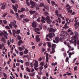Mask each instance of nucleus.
Returning a JSON list of instances; mask_svg holds the SVG:
<instances>
[{
  "label": "nucleus",
  "mask_w": 79,
  "mask_h": 79,
  "mask_svg": "<svg viewBox=\"0 0 79 79\" xmlns=\"http://www.w3.org/2000/svg\"><path fill=\"white\" fill-rule=\"evenodd\" d=\"M69 42L71 44H74V46L76 47L77 45H79V40H69Z\"/></svg>",
  "instance_id": "f257e3e1"
},
{
  "label": "nucleus",
  "mask_w": 79,
  "mask_h": 79,
  "mask_svg": "<svg viewBox=\"0 0 79 79\" xmlns=\"http://www.w3.org/2000/svg\"><path fill=\"white\" fill-rule=\"evenodd\" d=\"M16 22L15 20L13 22H10V24H9V26L11 28V29H12L13 28V27L12 26H15V25H16Z\"/></svg>",
  "instance_id": "f03ea898"
},
{
  "label": "nucleus",
  "mask_w": 79,
  "mask_h": 79,
  "mask_svg": "<svg viewBox=\"0 0 79 79\" xmlns=\"http://www.w3.org/2000/svg\"><path fill=\"white\" fill-rule=\"evenodd\" d=\"M46 19V20H47V22L48 24H50V23L52 22V21L50 19V17L48 16H47Z\"/></svg>",
  "instance_id": "7ed1b4c3"
},
{
  "label": "nucleus",
  "mask_w": 79,
  "mask_h": 79,
  "mask_svg": "<svg viewBox=\"0 0 79 79\" xmlns=\"http://www.w3.org/2000/svg\"><path fill=\"white\" fill-rule=\"evenodd\" d=\"M30 3L32 6H31V8H33L35 6V2H34L32 1L31 0L30 1Z\"/></svg>",
  "instance_id": "20e7f679"
},
{
  "label": "nucleus",
  "mask_w": 79,
  "mask_h": 79,
  "mask_svg": "<svg viewBox=\"0 0 79 79\" xmlns=\"http://www.w3.org/2000/svg\"><path fill=\"white\" fill-rule=\"evenodd\" d=\"M46 54V61L47 62H48V59L50 58L51 56L50 55H49L48 53H44V54Z\"/></svg>",
  "instance_id": "39448f33"
},
{
  "label": "nucleus",
  "mask_w": 79,
  "mask_h": 79,
  "mask_svg": "<svg viewBox=\"0 0 79 79\" xmlns=\"http://www.w3.org/2000/svg\"><path fill=\"white\" fill-rule=\"evenodd\" d=\"M74 33L75 36H73V38L75 39H77V36L79 35V33L76 31H75Z\"/></svg>",
  "instance_id": "423d86ee"
},
{
  "label": "nucleus",
  "mask_w": 79,
  "mask_h": 79,
  "mask_svg": "<svg viewBox=\"0 0 79 79\" xmlns=\"http://www.w3.org/2000/svg\"><path fill=\"white\" fill-rule=\"evenodd\" d=\"M31 26L33 27H34V28H35V27H37V22L35 21L33 22L32 23Z\"/></svg>",
  "instance_id": "0eeeda50"
},
{
  "label": "nucleus",
  "mask_w": 79,
  "mask_h": 79,
  "mask_svg": "<svg viewBox=\"0 0 79 79\" xmlns=\"http://www.w3.org/2000/svg\"><path fill=\"white\" fill-rule=\"evenodd\" d=\"M59 38H58V37H56L55 39V40H54L53 41L54 43H56V44L58 43V42H59Z\"/></svg>",
  "instance_id": "6e6552de"
},
{
  "label": "nucleus",
  "mask_w": 79,
  "mask_h": 79,
  "mask_svg": "<svg viewBox=\"0 0 79 79\" xmlns=\"http://www.w3.org/2000/svg\"><path fill=\"white\" fill-rule=\"evenodd\" d=\"M55 35L54 33H49V38H52L53 36H55Z\"/></svg>",
  "instance_id": "1a4fd4ad"
},
{
  "label": "nucleus",
  "mask_w": 79,
  "mask_h": 79,
  "mask_svg": "<svg viewBox=\"0 0 79 79\" xmlns=\"http://www.w3.org/2000/svg\"><path fill=\"white\" fill-rule=\"evenodd\" d=\"M4 33L6 35H4V37H5L6 38V39H8V37H7V36H8V33H7L5 31H4Z\"/></svg>",
  "instance_id": "9d476101"
},
{
  "label": "nucleus",
  "mask_w": 79,
  "mask_h": 79,
  "mask_svg": "<svg viewBox=\"0 0 79 79\" xmlns=\"http://www.w3.org/2000/svg\"><path fill=\"white\" fill-rule=\"evenodd\" d=\"M56 31V29H54L53 28H51L49 29V32H55Z\"/></svg>",
  "instance_id": "9b49d317"
},
{
  "label": "nucleus",
  "mask_w": 79,
  "mask_h": 79,
  "mask_svg": "<svg viewBox=\"0 0 79 79\" xmlns=\"http://www.w3.org/2000/svg\"><path fill=\"white\" fill-rule=\"evenodd\" d=\"M35 63L34 64V66L35 67H38V64H39V63L38 61L37 60H35Z\"/></svg>",
  "instance_id": "f8f14e48"
},
{
  "label": "nucleus",
  "mask_w": 79,
  "mask_h": 79,
  "mask_svg": "<svg viewBox=\"0 0 79 79\" xmlns=\"http://www.w3.org/2000/svg\"><path fill=\"white\" fill-rule=\"evenodd\" d=\"M12 7H13V9H14V11H15V12H17L18 10H17V8H16V7L13 5Z\"/></svg>",
  "instance_id": "ddd939ff"
},
{
  "label": "nucleus",
  "mask_w": 79,
  "mask_h": 79,
  "mask_svg": "<svg viewBox=\"0 0 79 79\" xmlns=\"http://www.w3.org/2000/svg\"><path fill=\"white\" fill-rule=\"evenodd\" d=\"M46 44L47 46L49 47V48L51 47V43L50 42H48L46 43Z\"/></svg>",
  "instance_id": "4468645a"
},
{
  "label": "nucleus",
  "mask_w": 79,
  "mask_h": 79,
  "mask_svg": "<svg viewBox=\"0 0 79 79\" xmlns=\"http://www.w3.org/2000/svg\"><path fill=\"white\" fill-rule=\"evenodd\" d=\"M1 41H2L3 43H4L5 44L6 43V40H5V38L3 37L2 38Z\"/></svg>",
  "instance_id": "2eb2a0df"
},
{
  "label": "nucleus",
  "mask_w": 79,
  "mask_h": 79,
  "mask_svg": "<svg viewBox=\"0 0 79 79\" xmlns=\"http://www.w3.org/2000/svg\"><path fill=\"white\" fill-rule=\"evenodd\" d=\"M55 52V50L53 48H52V51L50 52V54H52V53H54Z\"/></svg>",
  "instance_id": "dca6fc26"
},
{
  "label": "nucleus",
  "mask_w": 79,
  "mask_h": 79,
  "mask_svg": "<svg viewBox=\"0 0 79 79\" xmlns=\"http://www.w3.org/2000/svg\"><path fill=\"white\" fill-rule=\"evenodd\" d=\"M28 52H29V51L27 49V48H26L24 51V54H27L28 53Z\"/></svg>",
  "instance_id": "f3484780"
},
{
  "label": "nucleus",
  "mask_w": 79,
  "mask_h": 79,
  "mask_svg": "<svg viewBox=\"0 0 79 79\" xmlns=\"http://www.w3.org/2000/svg\"><path fill=\"white\" fill-rule=\"evenodd\" d=\"M7 12H6L5 13H4V14L2 16V18H5V16H6V15H7Z\"/></svg>",
  "instance_id": "a211bd4d"
},
{
  "label": "nucleus",
  "mask_w": 79,
  "mask_h": 79,
  "mask_svg": "<svg viewBox=\"0 0 79 79\" xmlns=\"http://www.w3.org/2000/svg\"><path fill=\"white\" fill-rule=\"evenodd\" d=\"M65 33H62L60 34V36H66Z\"/></svg>",
  "instance_id": "6ab92c4d"
},
{
  "label": "nucleus",
  "mask_w": 79,
  "mask_h": 79,
  "mask_svg": "<svg viewBox=\"0 0 79 79\" xmlns=\"http://www.w3.org/2000/svg\"><path fill=\"white\" fill-rule=\"evenodd\" d=\"M23 43V41L20 40L18 42V44L19 46H20L21 45V44H22Z\"/></svg>",
  "instance_id": "aec40b11"
},
{
  "label": "nucleus",
  "mask_w": 79,
  "mask_h": 79,
  "mask_svg": "<svg viewBox=\"0 0 79 79\" xmlns=\"http://www.w3.org/2000/svg\"><path fill=\"white\" fill-rule=\"evenodd\" d=\"M34 31H38V32H39V31H40V29H39V28H35L34 29Z\"/></svg>",
  "instance_id": "412c9836"
},
{
  "label": "nucleus",
  "mask_w": 79,
  "mask_h": 79,
  "mask_svg": "<svg viewBox=\"0 0 79 79\" xmlns=\"http://www.w3.org/2000/svg\"><path fill=\"white\" fill-rule=\"evenodd\" d=\"M51 3L52 5H54L55 4V2L53 1H51Z\"/></svg>",
  "instance_id": "4be33fe9"
},
{
  "label": "nucleus",
  "mask_w": 79,
  "mask_h": 79,
  "mask_svg": "<svg viewBox=\"0 0 79 79\" xmlns=\"http://www.w3.org/2000/svg\"><path fill=\"white\" fill-rule=\"evenodd\" d=\"M52 48H53L54 49V48H55L56 47V45L55 44H52Z\"/></svg>",
  "instance_id": "5701e85b"
},
{
  "label": "nucleus",
  "mask_w": 79,
  "mask_h": 79,
  "mask_svg": "<svg viewBox=\"0 0 79 79\" xmlns=\"http://www.w3.org/2000/svg\"><path fill=\"white\" fill-rule=\"evenodd\" d=\"M36 40L37 42H40V38H38V37H36Z\"/></svg>",
  "instance_id": "b1692460"
},
{
  "label": "nucleus",
  "mask_w": 79,
  "mask_h": 79,
  "mask_svg": "<svg viewBox=\"0 0 79 79\" xmlns=\"http://www.w3.org/2000/svg\"><path fill=\"white\" fill-rule=\"evenodd\" d=\"M37 15H38V13H36L35 14V15H34L33 16V17L32 18L33 19H34V18H36V17H35L36 16H37Z\"/></svg>",
  "instance_id": "393cba45"
},
{
  "label": "nucleus",
  "mask_w": 79,
  "mask_h": 79,
  "mask_svg": "<svg viewBox=\"0 0 79 79\" xmlns=\"http://www.w3.org/2000/svg\"><path fill=\"white\" fill-rule=\"evenodd\" d=\"M30 13L31 15H32V14H34V13H35V11H30Z\"/></svg>",
  "instance_id": "a878e982"
},
{
  "label": "nucleus",
  "mask_w": 79,
  "mask_h": 79,
  "mask_svg": "<svg viewBox=\"0 0 79 79\" xmlns=\"http://www.w3.org/2000/svg\"><path fill=\"white\" fill-rule=\"evenodd\" d=\"M67 45L68 48H71V46H70V45H69V43H67Z\"/></svg>",
  "instance_id": "bb28decb"
},
{
  "label": "nucleus",
  "mask_w": 79,
  "mask_h": 79,
  "mask_svg": "<svg viewBox=\"0 0 79 79\" xmlns=\"http://www.w3.org/2000/svg\"><path fill=\"white\" fill-rule=\"evenodd\" d=\"M69 9L67 8V11L70 13H72V10H70Z\"/></svg>",
  "instance_id": "cd10ccee"
},
{
  "label": "nucleus",
  "mask_w": 79,
  "mask_h": 79,
  "mask_svg": "<svg viewBox=\"0 0 79 79\" xmlns=\"http://www.w3.org/2000/svg\"><path fill=\"white\" fill-rule=\"evenodd\" d=\"M19 49L20 50V51H23V48L21 47H19Z\"/></svg>",
  "instance_id": "c85d7f7f"
},
{
  "label": "nucleus",
  "mask_w": 79,
  "mask_h": 79,
  "mask_svg": "<svg viewBox=\"0 0 79 79\" xmlns=\"http://www.w3.org/2000/svg\"><path fill=\"white\" fill-rule=\"evenodd\" d=\"M23 20L26 22H28V21H29V19H23Z\"/></svg>",
  "instance_id": "c756f323"
},
{
  "label": "nucleus",
  "mask_w": 79,
  "mask_h": 79,
  "mask_svg": "<svg viewBox=\"0 0 79 79\" xmlns=\"http://www.w3.org/2000/svg\"><path fill=\"white\" fill-rule=\"evenodd\" d=\"M40 65H41V66H43L44 65V62H41Z\"/></svg>",
  "instance_id": "7c9ffc66"
},
{
  "label": "nucleus",
  "mask_w": 79,
  "mask_h": 79,
  "mask_svg": "<svg viewBox=\"0 0 79 79\" xmlns=\"http://www.w3.org/2000/svg\"><path fill=\"white\" fill-rule=\"evenodd\" d=\"M55 13H56V15H58L59 14L58 10H56L55 11Z\"/></svg>",
  "instance_id": "2f4dec72"
},
{
  "label": "nucleus",
  "mask_w": 79,
  "mask_h": 79,
  "mask_svg": "<svg viewBox=\"0 0 79 79\" xmlns=\"http://www.w3.org/2000/svg\"><path fill=\"white\" fill-rule=\"evenodd\" d=\"M20 32V30H17V31H16V33L17 34H19Z\"/></svg>",
  "instance_id": "473e14b6"
},
{
  "label": "nucleus",
  "mask_w": 79,
  "mask_h": 79,
  "mask_svg": "<svg viewBox=\"0 0 79 79\" xmlns=\"http://www.w3.org/2000/svg\"><path fill=\"white\" fill-rule=\"evenodd\" d=\"M35 75V73H30L29 74L30 76H34Z\"/></svg>",
  "instance_id": "72a5a7b5"
},
{
  "label": "nucleus",
  "mask_w": 79,
  "mask_h": 79,
  "mask_svg": "<svg viewBox=\"0 0 79 79\" xmlns=\"http://www.w3.org/2000/svg\"><path fill=\"white\" fill-rule=\"evenodd\" d=\"M68 60H69V57H67L66 58L65 61L66 62H68V63H69V61H68Z\"/></svg>",
  "instance_id": "f704fd0d"
},
{
  "label": "nucleus",
  "mask_w": 79,
  "mask_h": 79,
  "mask_svg": "<svg viewBox=\"0 0 79 79\" xmlns=\"http://www.w3.org/2000/svg\"><path fill=\"white\" fill-rule=\"evenodd\" d=\"M1 33H0V35L1 36H2L4 34L3 32H2L1 31H0Z\"/></svg>",
  "instance_id": "c9c22d12"
},
{
  "label": "nucleus",
  "mask_w": 79,
  "mask_h": 79,
  "mask_svg": "<svg viewBox=\"0 0 79 79\" xmlns=\"http://www.w3.org/2000/svg\"><path fill=\"white\" fill-rule=\"evenodd\" d=\"M1 9H5V6L3 5L1 7Z\"/></svg>",
  "instance_id": "e433bc0d"
},
{
  "label": "nucleus",
  "mask_w": 79,
  "mask_h": 79,
  "mask_svg": "<svg viewBox=\"0 0 79 79\" xmlns=\"http://www.w3.org/2000/svg\"><path fill=\"white\" fill-rule=\"evenodd\" d=\"M66 6L67 7H68V8H67V9H68H68H71V6H69V5H68V4L67 5H66Z\"/></svg>",
  "instance_id": "4c0bfd02"
},
{
  "label": "nucleus",
  "mask_w": 79,
  "mask_h": 79,
  "mask_svg": "<svg viewBox=\"0 0 79 79\" xmlns=\"http://www.w3.org/2000/svg\"><path fill=\"white\" fill-rule=\"evenodd\" d=\"M25 64L27 66H28L29 65V62H27L25 63Z\"/></svg>",
  "instance_id": "58836bf2"
},
{
  "label": "nucleus",
  "mask_w": 79,
  "mask_h": 79,
  "mask_svg": "<svg viewBox=\"0 0 79 79\" xmlns=\"http://www.w3.org/2000/svg\"><path fill=\"white\" fill-rule=\"evenodd\" d=\"M25 10V9L23 8H22L21 9V11H20V13H21V12H23V11H24Z\"/></svg>",
  "instance_id": "ea45409f"
},
{
  "label": "nucleus",
  "mask_w": 79,
  "mask_h": 79,
  "mask_svg": "<svg viewBox=\"0 0 79 79\" xmlns=\"http://www.w3.org/2000/svg\"><path fill=\"white\" fill-rule=\"evenodd\" d=\"M69 23V22H67L65 25V28H68V27H66L67 26V24Z\"/></svg>",
  "instance_id": "a19ab883"
},
{
  "label": "nucleus",
  "mask_w": 79,
  "mask_h": 79,
  "mask_svg": "<svg viewBox=\"0 0 79 79\" xmlns=\"http://www.w3.org/2000/svg\"><path fill=\"white\" fill-rule=\"evenodd\" d=\"M44 15H46V16H47V15H48V13L47 11H45L44 12Z\"/></svg>",
  "instance_id": "79ce46f5"
},
{
  "label": "nucleus",
  "mask_w": 79,
  "mask_h": 79,
  "mask_svg": "<svg viewBox=\"0 0 79 79\" xmlns=\"http://www.w3.org/2000/svg\"><path fill=\"white\" fill-rule=\"evenodd\" d=\"M39 69H40V70H42V69H44V67H43L42 66H40L39 68Z\"/></svg>",
  "instance_id": "37998d69"
},
{
  "label": "nucleus",
  "mask_w": 79,
  "mask_h": 79,
  "mask_svg": "<svg viewBox=\"0 0 79 79\" xmlns=\"http://www.w3.org/2000/svg\"><path fill=\"white\" fill-rule=\"evenodd\" d=\"M66 73H67V74L68 75V76H71V75L72 74H71V73H69V72H67Z\"/></svg>",
  "instance_id": "c03bdc74"
},
{
  "label": "nucleus",
  "mask_w": 79,
  "mask_h": 79,
  "mask_svg": "<svg viewBox=\"0 0 79 79\" xmlns=\"http://www.w3.org/2000/svg\"><path fill=\"white\" fill-rule=\"evenodd\" d=\"M27 70L28 71L29 73H31V71L30 70V69H29V68H26Z\"/></svg>",
  "instance_id": "a18cd8bd"
},
{
  "label": "nucleus",
  "mask_w": 79,
  "mask_h": 79,
  "mask_svg": "<svg viewBox=\"0 0 79 79\" xmlns=\"http://www.w3.org/2000/svg\"><path fill=\"white\" fill-rule=\"evenodd\" d=\"M24 54V53L21 52H19V55L20 56H22L23 54Z\"/></svg>",
  "instance_id": "49530a36"
},
{
  "label": "nucleus",
  "mask_w": 79,
  "mask_h": 79,
  "mask_svg": "<svg viewBox=\"0 0 79 79\" xmlns=\"http://www.w3.org/2000/svg\"><path fill=\"white\" fill-rule=\"evenodd\" d=\"M77 66H75L74 68V71H77Z\"/></svg>",
  "instance_id": "de8ad7c7"
},
{
  "label": "nucleus",
  "mask_w": 79,
  "mask_h": 79,
  "mask_svg": "<svg viewBox=\"0 0 79 79\" xmlns=\"http://www.w3.org/2000/svg\"><path fill=\"white\" fill-rule=\"evenodd\" d=\"M44 3L42 2V3H40V7L42 6H44Z\"/></svg>",
  "instance_id": "09e8293b"
},
{
  "label": "nucleus",
  "mask_w": 79,
  "mask_h": 79,
  "mask_svg": "<svg viewBox=\"0 0 79 79\" xmlns=\"http://www.w3.org/2000/svg\"><path fill=\"white\" fill-rule=\"evenodd\" d=\"M3 22L4 24H6V23H7V22L6 21V20H3Z\"/></svg>",
  "instance_id": "8fccbe9b"
},
{
  "label": "nucleus",
  "mask_w": 79,
  "mask_h": 79,
  "mask_svg": "<svg viewBox=\"0 0 79 79\" xmlns=\"http://www.w3.org/2000/svg\"><path fill=\"white\" fill-rule=\"evenodd\" d=\"M10 12L11 13V14H15V13L13 12V10H10Z\"/></svg>",
  "instance_id": "3c124183"
},
{
  "label": "nucleus",
  "mask_w": 79,
  "mask_h": 79,
  "mask_svg": "<svg viewBox=\"0 0 79 79\" xmlns=\"http://www.w3.org/2000/svg\"><path fill=\"white\" fill-rule=\"evenodd\" d=\"M44 67L45 69H46V68H47V63H46L45 65H44Z\"/></svg>",
  "instance_id": "603ef678"
},
{
  "label": "nucleus",
  "mask_w": 79,
  "mask_h": 79,
  "mask_svg": "<svg viewBox=\"0 0 79 79\" xmlns=\"http://www.w3.org/2000/svg\"><path fill=\"white\" fill-rule=\"evenodd\" d=\"M6 28L7 29H10V28L9 27V26H7L6 27Z\"/></svg>",
  "instance_id": "864d4df0"
},
{
  "label": "nucleus",
  "mask_w": 79,
  "mask_h": 79,
  "mask_svg": "<svg viewBox=\"0 0 79 79\" xmlns=\"http://www.w3.org/2000/svg\"><path fill=\"white\" fill-rule=\"evenodd\" d=\"M56 16H58V17H61V15L60 14H58V15H57Z\"/></svg>",
  "instance_id": "5fc2aeb1"
},
{
  "label": "nucleus",
  "mask_w": 79,
  "mask_h": 79,
  "mask_svg": "<svg viewBox=\"0 0 79 79\" xmlns=\"http://www.w3.org/2000/svg\"><path fill=\"white\" fill-rule=\"evenodd\" d=\"M22 70H24V68H23V65H21L20 66Z\"/></svg>",
  "instance_id": "6e6d98bb"
},
{
  "label": "nucleus",
  "mask_w": 79,
  "mask_h": 79,
  "mask_svg": "<svg viewBox=\"0 0 79 79\" xmlns=\"http://www.w3.org/2000/svg\"><path fill=\"white\" fill-rule=\"evenodd\" d=\"M42 19H43L44 20H46V18L44 17L43 16H42Z\"/></svg>",
  "instance_id": "4d7b16f0"
},
{
  "label": "nucleus",
  "mask_w": 79,
  "mask_h": 79,
  "mask_svg": "<svg viewBox=\"0 0 79 79\" xmlns=\"http://www.w3.org/2000/svg\"><path fill=\"white\" fill-rule=\"evenodd\" d=\"M45 9H46L47 10H49V8H48V7L47 6H46L45 7Z\"/></svg>",
  "instance_id": "13d9d810"
},
{
  "label": "nucleus",
  "mask_w": 79,
  "mask_h": 79,
  "mask_svg": "<svg viewBox=\"0 0 79 79\" xmlns=\"http://www.w3.org/2000/svg\"><path fill=\"white\" fill-rule=\"evenodd\" d=\"M10 42L9 41V40H7V44H8V45H10Z\"/></svg>",
  "instance_id": "bf43d9fd"
},
{
  "label": "nucleus",
  "mask_w": 79,
  "mask_h": 79,
  "mask_svg": "<svg viewBox=\"0 0 79 79\" xmlns=\"http://www.w3.org/2000/svg\"><path fill=\"white\" fill-rule=\"evenodd\" d=\"M15 52H16V53H17V54H18V53H19L18 51V50H16V49H15Z\"/></svg>",
  "instance_id": "052dcab7"
},
{
  "label": "nucleus",
  "mask_w": 79,
  "mask_h": 79,
  "mask_svg": "<svg viewBox=\"0 0 79 79\" xmlns=\"http://www.w3.org/2000/svg\"><path fill=\"white\" fill-rule=\"evenodd\" d=\"M70 34L71 35H74V33L72 31H71L70 32Z\"/></svg>",
  "instance_id": "680f3d73"
},
{
  "label": "nucleus",
  "mask_w": 79,
  "mask_h": 79,
  "mask_svg": "<svg viewBox=\"0 0 79 79\" xmlns=\"http://www.w3.org/2000/svg\"><path fill=\"white\" fill-rule=\"evenodd\" d=\"M3 74L5 77H6V78L7 77L6 76V75L5 74V73H3Z\"/></svg>",
  "instance_id": "e2e57ef3"
},
{
  "label": "nucleus",
  "mask_w": 79,
  "mask_h": 79,
  "mask_svg": "<svg viewBox=\"0 0 79 79\" xmlns=\"http://www.w3.org/2000/svg\"><path fill=\"white\" fill-rule=\"evenodd\" d=\"M8 32L11 34V35H12V33H11V31L10 30H8Z\"/></svg>",
  "instance_id": "0e129e2a"
},
{
  "label": "nucleus",
  "mask_w": 79,
  "mask_h": 79,
  "mask_svg": "<svg viewBox=\"0 0 79 79\" xmlns=\"http://www.w3.org/2000/svg\"><path fill=\"white\" fill-rule=\"evenodd\" d=\"M12 3H16V2H15V1L14 0H12L11 1Z\"/></svg>",
  "instance_id": "69168bd1"
},
{
  "label": "nucleus",
  "mask_w": 79,
  "mask_h": 79,
  "mask_svg": "<svg viewBox=\"0 0 79 79\" xmlns=\"http://www.w3.org/2000/svg\"><path fill=\"white\" fill-rule=\"evenodd\" d=\"M73 55V54L72 52H69V55L70 56H71Z\"/></svg>",
  "instance_id": "338daca9"
},
{
  "label": "nucleus",
  "mask_w": 79,
  "mask_h": 79,
  "mask_svg": "<svg viewBox=\"0 0 79 79\" xmlns=\"http://www.w3.org/2000/svg\"><path fill=\"white\" fill-rule=\"evenodd\" d=\"M16 66H19V63H17L16 64Z\"/></svg>",
  "instance_id": "774afa93"
}]
</instances>
